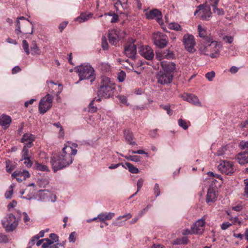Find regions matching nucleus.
<instances>
[{"mask_svg": "<svg viewBox=\"0 0 248 248\" xmlns=\"http://www.w3.org/2000/svg\"><path fill=\"white\" fill-rule=\"evenodd\" d=\"M92 16V14H88L86 15L85 14H81L78 17L76 18V20L78 21L79 23H81L87 21L90 18H91Z\"/></svg>", "mask_w": 248, "mask_h": 248, "instance_id": "7c9ffc66", "label": "nucleus"}, {"mask_svg": "<svg viewBox=\"0 0 248 248\" xmlns=\"http://www.w3.org/2000/svg\"><path fill=\"white\" fill-rule=\"evenodd\" d=\"M179 125L182 127L184 129H186L188 126L186 121L180 119L178 120Z\"/></svg>", "mask_w": 248, "mask_h": 248, "instance_id": "a19ab883", "label": "nucleus"}, {"mask_svg": "<svg viewBox=\"0 0 248 248\" xmlns=\"http://www.w3.org/2000/svg\"><path fill=\"white\" fill-rule=\"evenodd\" d=\"M153 41L154 44L160 48L165 47L169 41L167 36L160 32H155L153 34Z\"/></svg>", "mask_w": 248, "mask_h": 248, "instance_id": "0eeeda50", "label": "nucleus"}, {"mask_svg": "<svg viewBox=\"0 0 248 248\" xmlns=\"http://www.w3.org/2000/svg\"><path fill=\"white\" fill-rule=\"evenodd\" d=\"M219 170L226 175L231 174L234 171L233 166L232 163L227 161H223L218 166Z\"/></svg>", "mask_w": 248, "mask_h": 248, "instance_id": "9d476101", "label": "nucleus"}, {"mask_svg": "<svg viewBox=\"0 0 248 248\" xmlns=\"http://www.w3.org/2000/svg\"><path fill=\"white\" fill-rule=\"evenodd\" d=\"M115 215L114 213H101L97 216L98 219L100 221H104L106 220L111 219Z\"/></svg>", "mask_w": 248, "mask_h": 248, "instance_id": "a878e982", "label": "nucleus"}, {"mask_svg": "<svg viewBox=\"0 0 248 248\" xmlns=\"http://www.w3.org/2000/svg\"><path fill=\"white\" fill-rule=\"evenodd\" d=\"M242 209H243V206L241 204H238L236 206L232 207V210L237 211V212L241 211Z\"/></svg>", "mask_w": 248, "mask_h": 248, "instance_id": "69168bd1", "label": "nucleus"}, {"mask_svg": "<svg viewBox=\"0 0 248 248\" xmlns=\"http://www.w3.org/2000/svg\"><path fill=\"white\" fill-rule=\"evenodd\" d=\"M124 54L128 58L132 59H135L137 53V49L134 41L126 44L124 46Z\"/></svg>", "mask_w": 248, "mask_h": 248, "instance_id": "f8f14e48", "label": "nucleus"}, {"mask_svg": "<svg viewBox=\"0 0 248 248\" xmlns=\"http://www.w3.org/2000/svg\"><path fill=\"white\" fill-rule=\"evenodd\" d=\"M76 232H75L70 233L69 237V241L70 242H75L76 241Z\"/></svg>", "mask_w": 248, "mask_h": 248, "instance_id": "680f3d73", "label": "nucleus"}, {"mask_svg": "<svg viewBox=\"0 0 248 248\" xmlns=\"http://www.w3.org/2000/svg\"><path fill=\"white\" fill-rule=\"evenodd\" d=\"M125 77V73L123 71H121V72L118 73L117 78L119 82H122L124 80Z\"/></svg>", "mask_w": 248, "mask_h": 248, "instance_id": "ea45409f", "label": "nucleus"}, {"mask_svg": "<svg viewBox=\"0 0 248 248\" xmlns=\"http://www.w3.org/2000/svg\"><path fill=\"white\" fill-rule=\"evenodd\" d=\"M157 82L161 85H167L170 83L173 79L171 75L165 73V72L160 71L156 75Z\"/></svg>", "mask_w": 248, "mask_h": 248, "instance_id": "9b49d317", "label": "nucleus"}, {"mask_svg": "<svg viewBox=\"0 0 248 248\" xmlns=\"http://www.w3.org/2000/svg\"><path fill=\"white\" fill-rule=\"evenodd\" d=\"M67 25V22H63L60 24L59 29H60L61 32H62L63 30L66 27Z\"/></svg>", "mask_w": 248, "mask_h": 248, "instance_id": "338daca9", "label": "nucleus"}, {"mask_svg": "<svg viewBox=\"0 0 248 248\" xmlns=\"http://www.w3.org/2000/svg\"><path fill=\"white\" fill-rule=\"evenodd\" d=\"M24 160L25 161L24 162V163L27 167H31L32 166V163L30 160V158H29L28 159H21V160L22 161Z\"/></svg>", "mask_w": 248, "mask_h": 248, "instance_id": "4d7b16f0", "label": "nucleus"}, {"mask_svg": "<svg viewBox=\"0 0 248 248\" xmlns=\"http://www.w3.org/2000/svg\"><path fill=\"white\" fill-rule=\"evenodd\" d=\"M77 153V150L69 146H65L58 155L51 156L50 163L54 172H56L71 164L73 160V156L76 155Z\"/></svg>", "mask_w": 248, "mask_h": 248, "instance_id": "f257e3e1", "label": "nucleus"}, {"mask_svg": "<svg viewBox=\"0 0 248 248\" xmlns=\"http://www.w3.org/2000/svg\"><path fill=\"white\" fill-rule=\"evenodd\" d=\"M160 107H161L164 109L166 110L167 111V114L169 115H171L172 114V110L170 109V108L168 106H163L161 105Z\"/></svg>", "mask_w": 248, "mask_h": 248, "instance_id": "052dcab7", "label": "nucleus"}, {"mask_svg": "<svg viewBox=\"0 0 248 248\" xmlns=\"http://www.w3.org/2000/svg\"><path fill=\"white\" fill-rule=\"evenodd\" d=\"M94 100H92L89 105V111L92 113L95 112L97 111V108L93 106Z\"/></svg>", "mask_w": 248, "mask_h": 248, "instance_id": "a18cd8bd", "label": "nucleus"}, {"mask_svg": "<svg viewBox=\"0 0 248 248\" xmlns=\"http://www.w3.org/2000/svg\"><path fill=\"white\" fill-rule=\"evenodd\" d=\"M13 193V189H9L5 193V197L6 199H10Z\"/></svg>", "mask_w": 248, "mask_h": 248, "instance_id": "bf43d9fd", "label": "nucleus"}, {"mask_svg": "<svg viewBox=\"0 0 248 248\" xmlns=\"http://www.w3.org/2000/svg\"><path fill=\"white\" fill-rule=\"evenodd\" d=\"M154 194L155 197H158L160 194V188L158 184H155L154 188Z\"/></svg>", "mask_w": 248, "mask_h": 248, "instance_id": "09e8293b", "label": "nucleus"}, {"mask_svg": "<svg viewBox=\"0 0 248 248\" xmlns=\"http://www.w3.org/2000/svg\"><path fill=\"white\" fill-rule=\"evenodd\" d=\"M170 28L171 30H173L176 31H179L182 30L181 26L178 23L172 22L170 25Z\"/></svg>", "mask_w": 248, "mask_h": 248, "instance_id": "58836bf2", "label": "nucleus"}, {"mask_svg": "<svg viewBox=\"0 0 248 248\" xmlns=\"http://www.w3.org/2000/svg\"><path fill=\"white\" fill-rule=\"evenodd\" d=\"M1 223L5 231L8 232L14 231L18 224L17 220L13 214H8L5 218V220H2Z\"/></svg>", "mask_w": 248, "mask_h": 248, "instance_id": "39448f33", "label": "nucleus"}, {"mask_svg": "<svg viewBox=\"0 0 248 248\" xmlns=\"http://www.w3.org/2000/svg\"><path fill=\"white\" fill-rule=\"evenodd\" d=\"M205 220L200 219L197 221L191 227L192 231L195 234H201L204 231Z\"/></svg>", "mask_w": 248, "mask_h": 248, "instance_id": "4468645a", "label": "nucleus"}, {"mask_svg": "<svg viewBox=\"0 0 248 248\" xmlns=\"http://www.w3.org/2000/svg\"><path fill=\"white\" fill-rule=\"evenodd\" d=\"M75 71L78 74L79 80L90 79L91 83L95 78L94 68L90 64H82L77 66L75 68Z\"/></svg>", "mask_w": 248, "mask_h": 248, "instance_id": "20e7f679", "label": "nucleus"}, {"mask_svg": "<svg viewBox=\"0 0 248 248\" xmlns=\"http://www.w3.org/2000/svg\"><path fill=\"white\" fill-rule=\"evenodd\" d=\"M162 67L163 70H161V71L171 75V77L173 78L174 71L175 69V64L174 62H170L162 65Z\"/></svg>", "mask_w": 248, "mask_h": 248, "instance_id": "412c9836", "label": "nucleus"}, {"mask_svg": "<svg viewBox=\"0 0 248 248\" xmlns=\"http://www.w3.org/2000/svg\"><path fill=\"white\" fill-rule=\"evenodd\" d=\"M173 56V53L172 51L170 50L169 49L167 50L166 51H164L162 54H160L159 53H156V57L159 59H170L172 58Z\"/></svg>", "mask_w": 248, "mask_h": 248, "instance_id": "393cba45", "label": "nucleus"}, {"mask_svg": "<svg viewBox=\"0 0 248 248\" xmlns=\"http://www.w3.org/2000/svg\"><path fill=\"white\" fill-rule=\"evenodd\" d=\"M204 43L199 44V50L201 54L209 56L212 58H217L219 56L220 49L222 47L220 42L213 40V39H207Z\"/></svg>", "mask_w": 248, "mask_h": 248, "instance_id": "f03ea898", "label": "nucleus"}, {"mask_svg": "<svg viewBox=\"0 0 248 248\" xmlns=\"http://www.w3.org/2000/svg\"><path fill=\"white\" fill-rule=\"evenodd\" d=\"M139 53L148 60H152L154 57L153 50L148 46H141L139 48Z\"/></svg>", "mask_w": 248, "mask_h": 248, "instance_id": "ddd939ff", "label": "nucleus"}, {"mask_svg": "<svg viewBox=\"0 0 248 248\" xmlns=\"http://www.w3.org/2000/svg\"><path fill=\"white\" fill-rule=\"evenodd\" d=\"M99 69L104 72H108L110 70V66L107 63H101L99 65Z\"/></svg>", "mask_w": 248, "mask_h": 248, "instance_id": "f704fd0d", "label": "nucleus"}, {"mask_svg": "<svg viewBox=\"0 0 248 248\" xmlns=\"http://www.w3.org/2000/svg\"><path fill=\"white\" fill-rule=\"evenodd\" d=\"M108 40L110 44L116 45L119 40V31L116 30H112L108 33Z\"/></svg>", "mask_w": 248, "mask_h": 248, "instance_id": "6ab92c4d", "label": "nucleus"}, {"mask_svg": "<svg viewBox=\"0 0 248 248\" xmlns=\"http://www.w3.org/2000/svg\"><path fill=\"white\" fill-rule=\"evenodd\" d=\"M102 47L103 50H107L108 49V44L105 37H103L102 38Z\"/></svg>", "mask_w": 248, "mask_h": 248, "instance_id": "49530a36", "label": "nucleus"}, {"mask_svg": "<svg viewBox=\"0 0 248 248\" xmlns=\"http://www.w3.org/2000/svg\"><path fill=\"white\" fill-rule=\"evenodd\" d=\"M214 13H217L219 16H222L224 14V12L222 9L217 8V7L213 9Z\"/></svg>", "mask_w": 248, "mask_h": 248, "instance_id": "5fc2aeb1", "label": "nucleus"}, {"mask_svg": "<svg viewBox=\"0 0 248 248\" xmlns=\"http://www.w3.org/2000/svg\"><path fill=\"white\" fill-rule=\"evenodd\" d=\"M216 188L212 184L209 186L206 195V202L207 203L213 202L216 200L217 195L216 193Z\"/></svg>", "mask_w": 248, "mask_h": 248, "instance_id": "f3484780", "label": "nucleus"}, {"mask_svg": "<svg viewBox=\"0 0 248 248\" xmlns=\"http://www.w3.org/2000/svg\"><path fill=\"white\" fill-rule=\"evenodd\" d=\"M198 14V16L202 20H207L211 16L212 12L210 6L207 3L200 4L198 7V9L194 13V15Z\"/></svg>", "mask_w": 248, "mask_h": 248, "instance_id": "6e6552de", "label": "nucleus"}, {"mask_svg": "<svg viewBox=\"0 0 248 248\" xmlns=\"http://www.w3.org/2000/svg\"><path fill=\"white\" fill-rule=\"evenodd\" d=\"M185 49L190 53L195 51V41L193 35L188 33L185 34L182 40Z\"/></svg>", "mask_w": 248, "mask_h": 248, "instance_id": "1a4fd4ad", "label": "nucleus"}, {"mask_svg": "<svg viewBox=\"0 0 248 248\" xmlns=\"http://www.w3.org/2000/svg\"><path fill=\"white\" fill-rule=\"evenodd\" d=\"M122 166V167H124V164L122 163H118L116 164H111L108 167V168L110 170L115 169L118 168L119 166Z\"/></svg>", "mask_w": 248, "mask_h": 248, "instance_id": "e2e57ef3", "label": "nucleus"}, {"mask_svg": "<svg viewBox=\"0 0 248 248\" xmlns=\"http://www.w3.org/2000/svg\"><path fill=\"white\" fill-rule=\"evenodd\" d=\"M31 49L32 55L40 54V50L36 43L32 44V46L31 47Z\"/></svg>", "mask_w": 248, "mask_h": 248, "instance_id": "473e14b6", "label": "nucleus"}, {"mask_svg": "<svg viewBox=\"0 0 248 248\" xmlns=\"http://www.w3.org/2000/svg\"><path fill=\"white\" fill-rule=\"evenodd\" d=\"M34 168L35 169L43 171H49L48 167L44 164L36 162L34 164Z\"/></svg>", "mask_w": 248, "mask_h": 248, "instance_id": "c756f323", "label": "nucleus"}, {"mask_svg": "<svg viewBox=\"0 0 248 248\" xmlns=\"http://www.w3.org/2000/svg\"><path fill=\"white\" fill-rule=\"evenodd\" d=\"M8 241L7 235L3 234H0V242L6 243Z\"/></svg>", "mask_w": 248, "mask_h": 248, "instance_id": "13d9d810", "label": "nucleus"}, {"mask_svg": "<svg viewBox=\"0 0 248 248\" xmlns=\"http://www.w3.org/2000/svg\"><path fill=\"white\" fill-rule=\"evenodd\" d=\"M219 0H209L208 3L210 6H211L213 8L217 7Z\"/></svg>", "mask_w": 248, "mask_h": 248, "instance_id": "3c124183", "label": "nucleus"}, {"mask_svg": "<svg viewBox=\"0 0 248 248\" xmlns=\"http://www.w3.org/2000/svg\"><path fill=\"white\" fill-rule=\"evenodd\" d=\"M22 46L27 55H29L30 51L29 48V44L26 40H24L22 41Z\"/></svg>", "mask_w": 248, "mask_h": 248, "instance_id": "79ce46f5", "label": "nucleus"}, {"mask_svg": "<svg viewBox=\"0 0 248 248\" xmlns=\"http://www.w3.org/2000/svg\"><path fill=\"white\" fill-rule=\"evenodd\" d=\"M11 118L10 116L2 115L0 117V125L5 128H7L10 125Z\"/></svg>", "mask_w": 248, "mask_h": 248, "instance_id": "4be33fe9", "label": "nucleus"}, {"mask_svg": "<svg viewBox=\"0 0 248 248\" xmlns=\"http://www.w3.org/2000/svg\"><path fill=\"white\" fill-rule=\"evenodd\" d=\"M232 225V224L228 222L223 223L221 225V228L222 230H225L228 228L230 226Z\"/></svg>", "mask_w": 248, "mask_h": 248, "instance_id": "0e129e2a", "label": "nucleus"}, {"mask_svg": "<svg viewBox=\"0 0 248 248\" xmlns=\"http://www.w3.org/2000/svg\"><path fill=\"white\" fill-rule=\"evenodd\" d=\"M237 159L238 162L241 165H245L248 163V153L242 154L240 153L238 155Z\"/></svg>", "mask_w": 248, "mask_h": 248, "instance_id": "bb28decb", "label": "nucleus"}, {"mask_svg": "<svg viewBox=\"0 0 248 248\" xmlns=\"http://www.w3.org/2000/svg\"><path fill=\"white\" fill-rule=\"evenodd\" d=\"M145 16L146 18L149 20L156 18L159 24H160V22L162 20L161 12L157 9H154L150 10V11L147 12L145 13Z\"/></svg>", "mask_w": 248, "mask_h": 248, "instance_id": "2eb2a0df", "label": "nucleus"}, {"mask_svg": "<svg viewBox=\"0 0 248 248\" xmlns=\"http://www.w3.org/2000/svg\"><path fill=\"white\" fill-rule=\"evenodd\" d=\"M131 217L132 215L130 213H128L123 216H119L116 218V221L113 222L112 225L115 226H120V225L119 224V223L117 221V220H120L122 218H124L125 220H126L129 218H131Z\"/></svg>", "mask_w": 248, "mask_h": 248, "instance_id": "2f4dec72", "label": "nucleus"}, {"mask_svg": "<svg viewBox=\"0 0 248 248\" xmlns=\"http://www.w3.org/2000/svg\"><path fill=\"white\" fill-rule=\"evenodd\" d=\"M227 149L226 146H223L219 148L217 152L216 155L217 156H224L228 154L227 153Z\"/></svg>", "mask_w": 248, "mask_h": 248, "instance_id": "72a5a7b5", "label": "nucleus"}, {"mask_svg": "<svg viewBox=\"0 0 248 248\" xmlns=\"http://www.w3.org/2000/svg\"><path fill=\"white\" fill-rule=\"evenodd\" d=\"M30 176V173L26 170H16L12 174L13 179H16L19 182L25 180L26 178L29 177Z\"/></svg>", "mask_w": 248, "mask_h": 248, "instance_id": "dca6fc26", "label": "nucleus"}, {"mask_svg": "<svg viewBox=\"0 0 248 248\" xmlns=\"http://www.w3.org/2000/svg\"><path fill=\"white\" fill-rule=\"evenodd\" d=\"M239 146L242 149L245 150L248 153V141H241L239 143Z\"/></svg>", "mask_w": 248, "mask_h": 248, "instance_id": "37998d69", "label": "nucleus"}, {"mask_svg": "<svg viewBox=\"0 0 248 248\" xmlns=\"http://www.w3.org/2000/svg\"><path fill=\"white\" fill-rule=\"evenodd\" d=\"M128 169L129 171L132 173H138L139 172V169L129 162H126L123 167Z\"/></svg>", "mask_w": 248, "mask_h": 248, "instance_id": "cd10ccee", "label": "nucleus"}, {"mask_svg": "<svg viewBox=\"0 0 248 248\" xmlns=\"http://www.w3.org/2000/svg\"><path fill=\"white\" fill-rule=\"evenodd\" d=\"M49 237L50 238V240L53 241V244H54L55 242H58L59 241V237L55 233H52L50 234Z\"/></svg>", "mask_w": 248, "mask_h": 248, "instance_id": "8fccbe9b", "label": "nucleus"}, {"mask_svg": "<svg viewBox=\"0 0 248 248\" xmlns=\"http://www.w3.org/2000/svg\"><path fill=\"white\" fill-rule=\"evenodd\" d=\"M198 31L199 37L202 38L200 41V44L204 43V42H206L207 39H213L211 36H207L206 30L202 28L201 25L198 26Z\"/></svg>", "mask_w": 248, "mask_h": 248, "instance_id": "aec40b11", "label": "nucleus"}, {"mask_svg": "<svg viewBox=\"0 0 248 248\" xmlns=\"http://www.w3.org/2000/svg\"><path fill=\"white\" fill-rule=\"evenodd\" d=\"M245 186L244 195L248 198V179H245L244 181Z\"/></svg>", "mask_w": 248, "mask_h": 248, "instance_id": "864d4df0", "label": "nucleus"}, {"mask_svg": "<svg viewBox=\"0 0 248 248\" xmlns=\"http://www.w3.org/2000/svg\"><path fill=\"white\" fill-rule=\"evenodd\" d=\"M53 96L47 93L40 101L38 109L41 114H44L52 106Z\"/></svg>", "mask_w": 248, "mask_h": 248, "instance_id": "423d86ee", "label": "nucleus"}, {"mask_svg": "<svg viewBox=\"0 0 248 248\" xmlns=\"http://www.w3.org/2000/svg\"><path fill=\"white\" fill-rule=\"evenodd\" d=\"M48 190L46 189L39 190L37 193V197L38 200L43 201L47 197V193Z\"/></svg>", "mask_w": 248, "mask_h": 248, "instance_id": "c85d7f7f", "label": "nucleus"}, {"mask_svg": "<svg viewBox=\"0 0 248 248\" xmlns=\"http://www.w3.org/2000/svg\"><path fill=\"white\" fill-rule=\"evenodd\" d=\"M143 182H144V180L142 178H140L139 180H138L137 183V192H138L140 191V188H141V187L143 186Z\"/></svg>", "mask_w": 248, "mask_h": 248, "instance_id": "603ef678", "label": "nucleus"}, {"mask_svg": "<svg viewBox=\"0 0 248 248\" xmlns=\"http://www.w3.org/2000/svg\"><path fill=\"white\" fill-rule=\"evenodd\" d=\"M124 157L128 160L138 162L140 161L141 157L138 155H125Z\"/></svg>", "mask_w": 248, "mask_h": 248, "instance_id": "c9c22d12", "label": "nucleus"}, {"mask_svg": "<svg viewBox=\"0 0 248 248\" xmlns=\"http://www.w3.org/2000/svg\"><path fill=\"white\" fill-rule=\"evenodd\" d=\"M35 140V137L33 135L30 133H26L23 135L21 142L24 143V146L31 148L33 146V141Z\"/></svg>", "mask_w": 248, "mask_h": 248, "instance_id": "a211bd4d", "label": "nucleus"}, {"mask_svg": "<svg viewBox=\"0 0 248 248\" xmlns=\"http://www.w3.org/2000/svg\"><path fill=\"white\" fill-rule=\"evenodd\" d=\"M28 147L24 146L22 151V159H28L31 156L29 155Z\"/></svg>", "mask_w": 248, "mask_h": 248, "instance_id": "e433bc0d", "label": "nucleus"}, {"mask_svg": "<svg viewBox=\"0 0 248 248\" xmlns=\"http://www.w3.org/2000/svg\"><path fill=\"white\" fill-rule=\"evenodd\" d=\"M125 139L128 143L132 145H136L135 141H133V134L132 132L129 130H125L124 132Z\"/></svg>", "mask_w": 248, "mask_h": 248, "instance_id": "b1692460", "label": "nucleus"}, {"mask_svg": "<svg viewBox=\"0 0 248 248\" xmlns=\"http://www.w3.org/2000/svg\"><path fill=\"white\" fill-rule=\"evenodd\" d=\"M215 73L214 71L208 72L205 74V77L210 81H211L213 80V79L215 77Z\"/></svg>", "mask_w": 248, "mask_h": 248, "instance_id": "de8ad7c7", "label": "nucleus"}, {"mask_svg": "<svg viewBox=\"0 0 248 248\" xmlns=\"http://www.w3.org/2000/svg\"><path fill=\"white\" fill-rule=\"evenodd\" d=\"M49 184V181L46 179H42L37 181V184L40 187H46Z\"/></svg>", "mask_w": 248, "mask_h": 248, "instance_id": "4c0bfd02", "label": "nucleus"}, {"mask_svg": "<svg viewBox=\"0 0 248 248\" xmlns=\"http://www.w3.org/2000/svg\"><path fill=\"white\" fill-rule=\"evenodd\" d=\"M119 16L118 15L115 13H113L112 15V18H111L110 22L111 23H115L118 20Z\"/></svg>", "mask_w": 248, "mask_h": 248, "instance_id": "774afa93", "label": "nucleus"}, {"mask_svg": "<svg viewBox=\"0 0 248 248\" xmlns=\"http://www.w3.org/2000/svg\"><path fill=\"white\" fill-rule=\"evenodd\" d=\"M116 93L115 84L113 80L107 77H102L100 87L97 92L98 96L105 98L112 97Z\"/></svg>", "mask_w": 248, "mask_h": 248, "instance_id": "7ed1b4c3", "label": "nucleus"}, {"mask_svg": "<svg viewBox=\"0 0 248 248\" xmlns=\"http://www.w3.org/2000/svg\"><path fill=\"white\" fill-rule=\"evenodd\" d=\"M44 241H46V242L43 243V245H42V248H47L49 246V245H51V244H53V241L51 240L48 239V238H45L44 239Z\"/></svg>", "mask_w": 248, "mask_h": 248, "instance_id": "c03bdc74", "label": "nucleus"}, {"mask_svg": "<svg viewBox=\"0 0 248 248\" xmlns=\"http://www.w3.org/2000/svg\"><path fill=\"white\" fill-rule=\"evenodd\" d=\"M224 41L229 44H231L233 41V37L231 36H225L223 38Z\"/></svg>", "mask_w": 248, "mask_h": 248, "instance_id": "6e6d98bb", "label": "nucleus"}, {"mask_svg": "<svg viewBox=\"0 0 248 248\" xmlns=\"http://www.w3.org/2000/svg\"><path fill=\"white\" fill-rule=\"evenodd\" d=\"M185 100L191 103H192L197 106H201V103L199 101L198 98L194 94H189L186 95L185 97Z\"/></svg>", "mask_w": 248, "mask_h": 248, "instance_id": "5701e85b", "label": "nucleus"}]
</instances>
